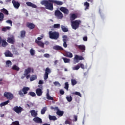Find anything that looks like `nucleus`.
<instances>
[{
  "label": "nucleus",
  "instance_id": "1",
  "mask_svg": "<svg viewBox=\"0 0 125 125\" xmlns=\"http://www.w3.org/2000/svg\"><path fill=\"white\" fill-rule=\"evenodd\" d=\"M53 3L57 5H62L63 2L56 0H43L41 2L42 5H44L46 9L52 11L53 10Z\"/></svg>",
  "mask_w": 125,
  "mask_h": 125
},
{
  "label": "nucleus",
  "instance_id": "2",
  "mask_svg": "<svg viewBox=\"0 0 125 125\" xmlns=\"http://www.w3.org/2000/svg\"><path fill=\"white\" fill-rule=\"evenodd\" d=\"M49 36L50 39L51 40H58L60 37L59 32L56 31L52 32V31H49Z\"/></svg>",
  "mask_w": 125,
  "mask_h": 125
},
{
  "label": "nucleus",
  "instance_id": "3",
  "mask_svg": "<svg viewBox=\"0 0 125 125\" xmlns=\"http://www.w3.org/2000/svg\"><path fill=\"white\" fill-rule=\"evenodd\" d=\"M29 90H30L29 87H23L21 90L19 91V94L21 97H24V95L28 93Z\"/></svg>",
  "mask_w": 125,
  "mask_h": 125
},
{
  "label": "nucleus",
  "instance_id": "4",
  "mask_svg": "<svg viewBox=\"0 0 125 125\" xmlns=\"http://www.w3.org/2000/svg\"><path fill=\"white\" fill-rule=\"evenodd\" d=\"M80 24H81V21L76 20L71 22V26L74 30H77L79 27H80Z\"/></svg>",
  "mask_w": 125,
  "mask_h": 125
},
{
  "label": "nucleus",
  "instance_id": "5",
  "mask_svg": "<svg viewBox=\"0 0 125 125\" xmlns=\"http://www.w3.org/2000/svg\"><path fill=\"white\" fill-rule=\"evenodd\" d=\"M3 96L5 97L8 100H12L13 99V94L10 92H5L3 94Z\"/></svg>",
  "mask_w": 125,
  "mask_h": 125
},
{
  "label": "nucleus",
  "instance_id": "6",
  "mask_svg": "<svg viewBox=\"0 0 125 125\" xmlns=\"http://www.w3.org/2000/svg\"><path fill=\"white\" fill-rule=\"evenodd\" d=\"M13 110L14 112L17 113V114H20L21 113H22V111H24V109H23V108L20 106H16L14 107Z\"/></svg>",
  "mask_w": 125,
  "mask_h": 125
},
{
  "label": "nucleus",
  "instance_id": "7",
  "mask_svg": "<svg viewBox=\"0 0 125 125\" xmlns=\"http://www.w3.org/2000/svg\"><path fill=\"white\" fill-rule=\"evenodd\" d=\"M51 73V70L49 69V68L47 67L45 70V73L44 74V80H47L48 79V75Z\"/></svg>",
  "mask_w": 125,
  "mask_h": 125
},
{
  "label": "nucleus",
  "instance_id": "8",
  "mask_svg": "<svg viewBox=\"0 0 125 125\" xmlns=\"http://www.w3.org/2000/svg\"><path fill=\"white\" fill-rule=\"evenodd\" d=\"M55 16L58 19H62L63 18V14L58 10L55 11Z\"/></svg>",
  "mask_w": 125,
  "mask_h": 125
},
{
  "label": "nucleus",
  "instance_id": "9",
  "mask_svg": "<svg viewBox=\"0 0 125 125\" xmlns=\"http://www.w3.org/2000/svg\"><path fill=\"white\" fill-rule=\"evenodd\" d=\"M26 27L30 30H34L36 28V25L32 22H27Z\"/></svg>",
  "mask_w": 125,
  "mask_h": 125
},
{
  "label": "nucleus",
  "instance_id": "10",
  "mask_svg": "<svg viewBox=\"0 0 125 125\" xmlns=\"http://www.w3.org/2000/svg\"><path fill=\"white\" fill-rule=\"evenodd\" d=\"M12 3H13L15 8H17V9L19 8V7L20 6V3H19L18 1H15V0H13L12 1Z\"/></svg>",
  "mask_w": 125,
  "mask_h": 125
},
{
  "label": "nucleus",
  "instance_id": "11",
  "mask_svg": "<svg viewBox=\"0 0 125 125\" xmlns=\"http://www.w3.org/2000/svg\"><path fill=\"white\" fill-rule=\"evenodd\" d=\"M36 93L37 95V96H42V93H43V92L42 91V89L41 88H38L36 90Z\"/></svg>",
  "mask_w": 125,
  "mask_h": 125
},
{
  "label": "nucleus",
  "instance_id": "12",
  "mask_svg": "<svg viewBox=\"0 0 125 125\" xmlns=\"http://www.w3.org/2000/svg\"><path fill=\"white\" fill-rule=\"evenodd\" d=\"M77 47L82 52H84L85 51V45H76Z\"/></svg>",
  "mask_w": 125,
  "mask_h": 125
},
{
  "label": "nucleus",
  "instance_id": "13",
  "mask_svg": "<svg viewBox=\"0 0 125 125\" xmlns=\"http://www.w3.org/2000/svg\"><path fill=\"white\" fill-rule=\"evenodd\" d=\"M33 121H34V122H35V123H37V124H42V119H41L39 117H36L34 118L33 119Z\"/></svg>",
  "mask_w": 125,
  "mask_h": 125
},
{
  "label": "nucleus",
  "instance_id": "14",
  "mask_svg": "<svg viewBox=\"0 0 125 125\" xmlns=\"http://www.w3.org/2000/svg\"><path fill=\"white\" fill-rule=\"evenodd\" d=\"M35 42L38 44L39 46H40V47H42V48L44 47V43L43 42L41 41H39L37 39L35 40Z\"/></svg>",
  "mask_w": 125,
  "mask_h": 125
},
{
  "label": "nucleus",
  "instance_id": "15",
  "mask_svg": "<svg viewBox=\"0 0 125 125\" xmlns=\"http://www.w3.org/2000/svg\"><path fill=\"white\" fill-rule=\"evenodd\" d=\"M60 9L61 11H62V12H63L64 14H69V10H68L65 7H61Z\"/></svg>",
  "mask_w": 125,
  "mask_h": 125
},
{
  "label": "nucleus",
  "instance_id": "16",
  "mask_svg": "<svg viewBox=\"0 0 125 125\" xmlns=\"http://www.w3.org/2000/svg\"><path fill=\"white\" fill-rule=\"evenodd\" d=\"M4 55L6 57H12L13 56V54H12L9 50L6 51L4 53Z\"/></svg>",
  "mask_w": 125,
  "mask_h": 125
},
{
  "label": "nucleus",
  "instance_id": "17",
  "mask_svg": "<svg viewBox=\"0 0 125 125\" xmlns=\"http://www.w3.org/2000/svg\"><path fill=\"white\" fill-rule=\"evenodd\" d=\"M30 113H31L32 117H34V118H36L37 116H38V113H37L35 110H31Z\"/></svg>",
  "mask_w": 125,
  "mask_h": 125
},
{
  "label": "nucleus",
  "instance_id": "18",
  "mask_svg": "<svg viewBox=\"0 0 125 125\" xmlns=\"http://www.w3.org/2000/svg\"><path fill=\"white\" fill-rule=\"evenodd\" d=\"M31 69L30 67H28L24 70V76H27V75H29L31 73Z\"/></svg>",
  "mask_w": 125,
  "mask_h": 125
},
{
  "label": "nucleus",
  "instance_id": "19",
  "mask_svg": "<svg viewBox=\"0 0 125 125\" xmlns=\"http://www.w3.org/2000/svg\"><path fill=\"white\" fill-rule=\"evenodd\" d=\"M26 4L28 6L33 7V8H37V5L31 2H27Z\"/></svg>",
  "mask_w": 125,
  "mask_h": 125
},
{
  "label": "nucleus",
  "instance_id": "20",
  "mask_svg": "<svg viewBox=\"0 0 125 125\" xmlns=\"http://www.w3.org/2000/svg\"><path fill=\"white\" fill-rule=\"evenodd\" d=\"M75 59L76 60H84V58H83V57L82 56H79L78 55H76L75 56Z\"/></svg>",
  "mask_w": 125,
  "mask_h": 125
},
{
  "label": "nucleus",
  "instance_id": "21",
  "mask_svg": "<svg viewBox=\"0 0 125 125\" xmlns=\"http://www.w3.org/2000/svg\"><path fill=\"white\" fill-rule=\"evenodd\" d=\"M46 99H47V100H52V101H53L54 100V99H53V98L52 97H51V96H50V95H49V91H48L47 92Z\"/></svg>",
  "mask_w": 125,
  "mask_h": 125
},
{
  "label": "nucleus",
  "instance_id": "22",
  "mask_svg": "<svg viewBox=\"0 0 125 125\" xmlns=\"http://www.w3.org/2000/svg\"><path fill=\"white\" fill-rule=\"evenodd\" d=\"M77 17L78 16H77L75 14H71L70 15V19L71 21H72L73 20H75V19H76V18H77Z\"/></svg>",
  "mask_w": 125,
  "mask_h": 125
},
{
  "label": "nucleus",
  "instance_id": "23",
  "mask_svg": "<svg viewBox=\"0 0 125 125\" xmlns=\"http://www.w3.org/2000/svg\"><path fill=\"white\" fill-rule=\"evenodd\" d=\"M61 28L62 32L64 33H67V32L69 31V29L64 25H61Z\"/></svg>",
  "mask_w": 125,
  "mask_h": 125
},
{
  "label": "nucleus",
  "instance_id": "24",
  "mask_svg": "<svg viewBox=\"0 0 125 125\" xmlns=\"http://www.w3.org/2000/svg\"><path fill=\"white\" fill-rule=\"evenodd\" d=\"M12 70H14V71H19L20 70V68H19V67H18V66H17L16 64H14L13 65V66L12 67Z\"/></svg>",
  "mask_w": 125,
  "mask_h": 125
},
{
  "label": "nucleus",
  "instance_id": "25",
  "mask_svg": "<svg viewBox=\"0 0 125 125\" xmlns=\"http://www.w3.org/2000/svg\"><path fill=\"white\" fill-rule=\"evenodd\" d=\"M53 48L55 50H63L62 47L59 45H56L54 46Z\"/></svg>",
  "mask_w": 125,
  "mask_h": 125
},
{
  "label": "nucleus",
  "instance_id": "26",
  "mask_svg": "<svg viewBox=\"0 0 125 125\" xmlns=\"http://www.w3.org/2000/svg\"><path fill=\"white\" fill-rule=\"evenodd\" d=\"M7 42L9 43H11L12 44H13V43H14V39H13V38H10L9 37L7 39Z\"/></svg>",
  "mask_w": 125,
  "mask_h": 125
},
{
  "label": "nucleus",
  "instance_id": "27",
  "mask_svg": "<svg viewBox=\"0 0 125 125\" xmlns=\"http://www.w3.org/2000/svg\"><path fill=\"white\" fill-rule=\"evenodd\" d=\"M49 119L50 121H56L57 120V118L55 116H51L49 115Z\"/></svg>",
  "mask_w": 125,
  "mask_h": 125
},
{
  "label": "nucleus",
  "instance_id": "28",
  "mask_svg": "<svg viewBox=\"0 0 125 125\" xmlns=\"http://www.w3.org/2000/svg\"><path fill=\"white\" fill-rule=\"evenodd\" d=\"M2 43H1V46L3 47H5L7 45H8V43L5 40H1Z\"/></svg>",
  "mask_w": 125,
  "mask_h": 125
},
{
  "label": "nucleus",
  "instance_id": "29",
  "mask_svg": "<svg viewBox=\"0 0 125 125\" xmlns=\"http://www.w3.org/2000/svg\"><path fill=\"white\" fill-rule=\"evenodd\" d=\"M65 56L69 58H72V57H73V54L71 52H67L65 53Z\"/></svg>",
  "mask_w": 125,
  "mask_h": 125
},
{
  "label": "nucleus",
  "instance_id": "30",
  "mask_svg": "<svg viewBox=\"0 0 125 125\" xmlns=\"http://www.w3.org/2000/svg\"><path fill=\"white\" fill-rule=\"evenodd\" d=\"M1 12H2V13H4V14H5V15H8L9 14L8 11L5 8L2 9Z\"/></svg>",
  "mask_w": 125,
  "mask_h": 125
},
{
  "label": "nucleus",
  "instance_id": "31",
  "mask_svg": "<svg viewBox=\"0 0 125 125\" xmlns=\"http://www.w3.org/2000/svg\"><path fill=\"white\" fill-rule=\"evenodd\" d=\"M84 6H85V10H87V9H89V3L87 2H85L84 3Z\"/></svg>",
  "mask_w": 125,
  "mask_h": 125
},
{
  "label": "nucleus",
  "instance_id": "32",
  "mask_svg": "<svg viewBox=\"0 0 125 125\" xmlns=\"http://www.w3.org/2000/svg\"><path fill=\"white\" fill-rule=\"evenodd\" d=\"M26 36V31L25 30H22L21 31V38H25Z\"/></svg>",
  "mask_w": 125,
  "mask_h": 125
},
{
  "label": "nucleus",
  "instance_id": "33",
  "mask_svg": "<svg viewBox=\"0 0 125 125\" xmlns=\"http://www.w3.org/2000/svg\"><path fill=\"white\" fill-rule=\"evenodd\" d=\"M4 18V15L3 13L0 12V22H2Z\"/></svg>",
  "mask_w": 125,
  "mask_h": 125
},
{
  "label": "nucleus",
  "instance_id": "34",
  "mask_svg": "<svg viewBox=\"0 0 125 125\" xmlns=\"http://www.w3.org/2000/svg\"><path fill=\"white\" fill-rule=\"evenodd\" d=\"M30 82H33V81H35V80H37V75H33L30 78Z\"/></svg>",
  "mask_w": 125,
  "mask_h": 125
},
{
  "label": "nucleus",
  "instance_id": "35",
  "mask_svg": "<svg viewBox=\"0 0 125 125\" xmlns=\"http://www.w3.org/2000/svg\"><path fill=\"white\" fill-rule=\"evenodd\" d=\"M63 114H64V112L60 110H59V111L57 112V114H58V116H60V117H62Z\"/></svg>",
  "mask_w": 125,
  "mask_h": 125
},
{
  "label": "nucleus",
  "instance_id": "36",
  "mask_svg": "<svg viewBox=\"0 0 125 125\" xmlns=\"http://www.w3.org/2000/svg\"><path fill=\"white\" fill-rule=\"evenodd\" d=\"M47 110V108L46 107H43L42 109L41 110V114L42 115H44L45 114V112H46V110Z\"/></svg>",
  "mask_w": 125,
  "mask_h": 125
},
{
  "label": "nucleus",
  "instance_id": "37",
  "mask_svg": "<svg viewBox=\"0 0 125 125\" xmlns=\"http://www.w3.org/2000/svg\"><path fill=\"white\" fill-rule=\"evenodd\" d=\"M10 29H11L10 26H6L2 28V31L3 32H6V31H7V30H10Z\"/></svg>",
  "mask_w": 125,
  "mask_h": 125
},
{
  "label": "nucleus",
  "instance_id": "38",
  "mask_svg": "<svg viewBox=\"0 0 125 125\" xmlns=\"http://www.w3.org/2000/svg\"><path fill=\"white\" fill-rule=\"evenodd\" d=\"M53 27L54 29H60V24H54Z\"/></svg>",
  "mask_w": 125,
  "mask_h": 125
},
{
  "label": "nucleus",
  "instance_id": "39",
  "mask_svg": "<svg viewBox=\"0 0 125 125\" xmlns=\"http://www.w3.org/2000/svg\"><path fill=\"white\" fill-rule=\"evenodd\" d=\"M65 125H71L72 124V121L71 119H67L64 122Z\"/></svg>",
  "mask_w": 125,
  "mask_h": 125
},
{
  "label": "nucleus",
  "instance_id": "40",
  "mask_svg": "<svg viewBox=\"0 0 125 125\" xmlns=\"http://www.w3.org/2000/svg\"><path fill=\"white\" fill-rule=\"evenodd\" d=\"M64 88L65 89H66V90H69V83H68V82H66L64 83Z\"/></svg>",
  "mask_w": 125,
  "mask_h": 125
},
{
  "label": "nucleus",
  "instance_id": "41",
  "mask_svg": "<svg viewBox=\"0 0 125 125\" xmlns=\"http://www.w3.org/2000/svg\"><path fill=\"white\" fill-rule=\"evenodd\" d=\"M6 64L7 65V67H10L12 65V62L10 61H7L6 62Z\"/></svg>",
  "mask_w": 125,
  "mask_h": 125
},
{
  "label": "nucleus",
  "instance_id": "42",
  "mask_svg": "<svg viewBox=\"0 0 125 125\" xmlns=\"http://www.w3.org/2000/svg\"><path fill=\"white\" fill-rule=\"evenodd\" d=\"M78 82L75 79H71V84L72 85H76Z\"/></svg>",
  "mask_w": 125,
  "mask_h": 125
},
{
  "label": "nucleus",
  "instance_id": "43",
  "mask_svg": "<svg viewBox=\"0 0 125 125\" xmlns=\"http://www.w3.org/2000/svg\"><path fill=\"white\" fill-rule=\"evenodd\" d=\"M62 59L64 63H70V59H67L66 58H62Z\"/></svg>",
  "mask_w": 125,
  "mask_h": 125
},
{
  "label": "nucleus",
  "instance_id": "44",
  "mask_svg": "<svg viewBox=\"0 0 125 125\" xmlns=\"http://www.w3.org/2000/svg\"><path fill=\"white\" fill-rule=\"evenodd\" d=\"M28 95L32 96V97H35V96H36V93L34 92H29Z\"/></svg>",
  "mask_w": 125,
  "mask_h": 125
},
{
  "label": "nucleus",
  "instance_id": "45",
  "mask_svg": "<svg viewBox=\"0 0 125 125\" xmlns=\"http://www.w3.org/2000/svg\"><path fill=\"white\" fill-rule=\"evenodd\" d=\"M30 53L31 55H32V56H34V55H35L36 53V52L35 51V50H34L33 49H31L30 50Z\"/></svg>",
  "mask_w": 125,
  "mask_h": 125
},
{
  "label": "nucleus",
  "instance_id": "46",
  "mask_svg": "<svg viewBox=\"0 0 125 125\" xmlns=\"http://www.w3.org/2000/svg\"><path fill=\"white\" fill-rule=\"evenodd\" d=\"M66 100H67L68 102H71L72 100H73V98H72V96H67L66 97Z\"/></svg>",
  "mask_w": 125,
  "mask_h": 125
},
{
  "label": "nucleus",
  "instance_id": "47",
  "mask_svg": "<svg viewBox=\"0 0 125 125\" xmlns=\"http://www.w3.org/2000/svg\"><path fill=\"white\" fill-rule=\"evenodd\" d=\"M72 94H73V95H78V96H80V97H82V94L79 92H73L72 93Z\"/></svg>",
  "mask_w": 125,
  "mask_h": 125
},
{
  "label": "nucleus",
  "instance_id": "48",
  "mask_svg": "<svg viewBox=\"0 0 125 125\" xmlns=\"http://www.w3.org/2000/svg\"><path fill=\"white\" fill-rule=\"evenodd\" d=\"M80 66L79 65V64H78L77 65L74 66L73 69V70H79V69H80Z\"/></svg>",
  "mask_w": 125,
  "mask_h": 125
},
{
  "label": "nucleus",
  "instance_id": "49",
  "mask_svg": "<svg viewBox=\"0 0 125 125\" xmlns=\"http://www.w3.org/2000/svg\"><path fill=\"white\" fill-rule=\"evenodd\" d=\"M68 37L67 36V35H63L62 36V41L63 42H64V41H65V42H67V39Z\"/></svg>",
  "mask_w": 125,
  "mask_h": 125
},
{
  "label": "nucleus",
  "instance_id": "50",
  "mask_svg": "<svg viewBox=\"0 0 125 125\" xmlns=\"http://www.w3.org/2000/svg\"><path fill=\"white\" fill-rule=\"evenodd\" d=\"M78 65H79L80 68L81 69H83V70H84V64L83 63H79Z\"/></svg>",
  "mask_w": 125,
  "mask_h": 125
},
{
  "label": "nucleus",
  "instance_id": "51",
  "mask_svg": "<svg viewBox=\"0 0 125 125\" xmlns=\"http://www.w3.org/2000/svg\"><path fill=\"white\" fill-rule=\"evenodd\" d=\"M63 46L65 48H66V47H67V46H68V45L67 44V41H64L63 43Z\"/></svg>",
  "mask_w": 125,
  "mask_h": 125
},
{
  "label": "nucleus",
  "instance_id": "52",
  "mask_svg": "<svg viewBox=\"0 0 125 125\" xmlns=\"http://www.w3.org/2000/svg\"><path fill=\"white\" fill-rule=\"evenodd\" d=\"M12 125H20L19 121H17L13 122L12 123Z\"/></svg>",
  "mask_w": 125,
  "mask_h": 125
},
{
  "label": "nucleus",
  "instance_id": "53",
  "mask_svg": "<svg viewBox=\"0 0 125 125\" xmlns=\"http://www.w3.org/2000/svg\"><path fill=\"white\" fill-rule=\"evenodd\" d=\"M6 23L10 24V26H12V21L11 20H8L6 21Z\"/></svg>",
  "mask_w": 125,
  "mask_h": 125
},
{
  "label": "nucleus",
  "instance_id": "54",
  "mask_svg": "<svg viewBox=\"0 0 125 125\" xmlns=\"http://www.w3.org/2000/svg\"><path fill=\"white\" fill-rule=\"evenodd\" d=\"M50 55H49V54H44V57H45L46 58H49Z\"/></svg>",
  "mask_w": 125,
  "mask_h": 125
},
{
  "label": "nucleus",
  "instance_id": "55",
  "mask_svg": "<svg viewBox=\"0 0 125 125\" xmlns=\"http://www.w3.org/2000/svg\"><path fill=\"white\" fill-rule=\"evenodd\" d=\"M60 94H61L62 95H63L65 93V92H64V90H60Z\"/></svg>",
  "mask_w": 125,
  "mask_h": 125
},
{
  "label": "nucleus",
  "instance_id": "56",
  "mask_svg": "<svg viewBox=\"0 0 125 125\" xmlns=\"http://www.w3.org/2000/svg\"><path fill=\"white\" fill-rule=\"evenodd\" d=\"M74 120H75L74 122H77V121H78V116L74 115Z\"/></svg>",
  "mask_w": 125,
  "mask_h": 125
},
{
  "label": "nucleus",
  "instance_id": "57",
  "mask_svg": "<svg viewBox=\"0 0 125 125\" xmlns=\"http://www.w3.org/2000/svg\"><path fill=\"white\" fill-rule=\"evenodd\" d=\"M83 41H84V42H87V37L85 36L83 37Z\"/></svg>",
  "mask_w": 125,
  "mask_h": 125
},
{
  "label": "nucleus",
  "instance_id": "58",
  "mask_svg": "<svg viewBox=\"0 0 125 125\" xmlns=\"http://www.w3.org/2000/svg\"><path fill=\"white\" fill-rule=\"evenodd\" d=\"M54 85H58V84L60 85V83H59V82H54Z\"/></svg>",
  "mask_w": 125,
  "mask_h": 125
},
{
  "label": "nucleus",
  "instance_id": "59",
  "mask_svg": "<svg viewBox=\"0 0 125 125\" xmlns=\"http://www.w3.org/2000/svg\"><path fill=\"white\" fill-rule=\"evenodd\" d=\"M9 102V100H7V101L3 102V103H4V105L5 106V105H7V104H8Z\"/></svg>",
  "mask_w": 125,
  "mask_h": 125
},
{
  "label": "nucleus",
  "instance_id": "60",
  "mask_svg": "<svg viewBox=\"0 0 125 125\" xmlns=\"http://www.w3.org/2000/svg\"><path fill=\"white\" fill-rule=\"evenodd\" d=\"M43 83V81L42 80H40L39 82V84H42Z\"/></svg>",
  "mask_w": 125,
  "mask_h": 125
},
{
  "label": "nucleus",
  "instance_id": "61",
  "mask_svg": "<svg viewBox=\"0 0 125 125\" xmlns=\"http://www.w3.org/2000/svg\"><path fill=\"white\" fill-rule=\"evenodd\" d=\"M59 110V108H58V107L56 106L54 108V111H57V112Z\"/></svg>",
  "mask_w": 125,
  "mask_h": 125
},
{
  "label": "nucleus",
  "instance_id": "62",
  "mask_svg": "<svg viewBox=\"0 0 125 125\" xmlns=\"http://www.w3.org/2000/svg\"><path fill=\"white\" fill-rule=\"evenodd\" d=\"M25 76H26V78L28 80V79H30V77H31V75L28 74V75H26Z\"/></svg>",
  "mask_w": 125,
  "mask_h": 125
},
{
  "label": "nucleus",
  "instance_id": "63",
  "mask_svg": "<svg viewBox=\"0 0 125 125\" xmlns=\"http://www.w3.org/2000/svg\"><path fill=\"white\" fill-rule=\"evenodd\" d=\"M3 106H5L4 104L3 103L0 104V107H2Z\"/></svg>",
  "mask_w": 125,
  "mask_h": 125
},
{
  "label": "nucleus",
  "instance_id": "64",
  "mask_svg": "<svg viewBox=\"0 0 125 125\" xmlns=\"http://www.w3.org/2000/svg\"><path fill=\"white\" fill-rule=\"evenodd\" d=\"M57 63H58V60H56L54 62V65H57Z\"/></svg>",
  "mask_w": 125,
  "mask_h": 125
}]
</instances>
